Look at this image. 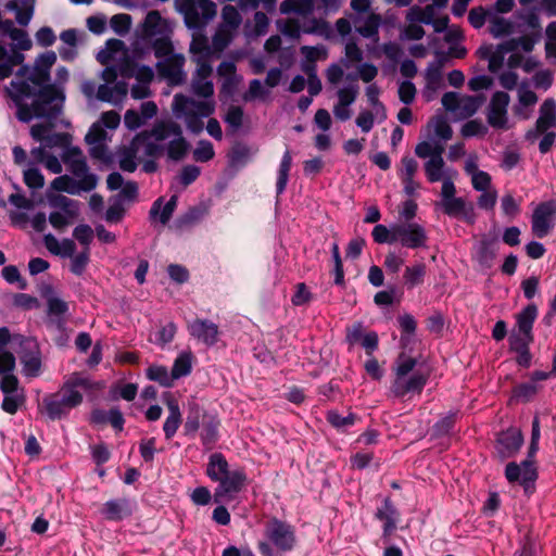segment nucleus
Returning <instances> with one entry per match:
<instances>
[{
  "label": "nucleus",
  "instance_id": "39448f33",
  "mask_svg": "<svg viewBox=\"0 0 556 556\" xmlns=\"http://www.w3.org/2000/svg\"><path fill=\"white\" fill-rule=\"evenodd\" d=\"M9 37L14 43H7L0 39V80L12 75L14 67L24 61L22 51L31 48V40L23 29H14Z\"/></svg>",
  "mask_w": 556,
  "mask_h": 556
},
{
  "label": "nucleus",
  "instance_id": "a19ab883",
  "mask_svg": "<svg viewBox=\"0 0 556 556\" xmlns=\"http://www.w3.org/2000/svg\"><path fill=\"white\" fill-rule=\"evenodd\" d=\"M346 79L350 80V83L337 91V103H341V106H350L353 104L359 93V86L356 83V76L349 74Z\"/></svg>",
  "mask_w": 556,
  "mask_h": 556
},
{
  "label": "nucleus",
  "instance_id": "9d476101",
  "mask_svg": "<svg viewBox=\"0 0 556 556\" xmlns=\"http://www.w3.org/2000/svg\"><path fill=\"white\" fill-rule=\"evenodd\" d=\"M392 240L408 249H419L427 245L428 236L421 225L402 223L392 225Z\"/></svg>",
  "mask_w": 556,
  "mask_h": 556
},
{
  "label": "nucleus",
  "instance_id": "37998d69",
  "mask_svg": "<svg viewBox=\"0 0 556 556\" xmlns=\"http://www.w3.org/2000/svg\"><path fill=\"white\" fill-rule=\"evenodd\" d=\"M426 276V265L424 263H416L412 266H407L404 270V282L408 289H413L416 286L424 283Z\"/></svg>",
  "mask_w": 556,
  "mask_h": 556
},
{
  "label": "nucleus",
  "instance_id": "aec40b11",
  "mask_svg": "<svg viewBox=\"0 0 556 556\" xmlns=\"http://www.w3.org/2000/svg\"><path fill=\"white\" fill-rule=\"evenodd\" d=\"M135 510L132 501L126 497L110 500L103 504L102 516L110 521H121L130 517Z\"/></svg>",
  "mask_w": 556,
  "mask_h": 556
},
{
  "label": "nucleus",
  "instance_id": "f257e3e1",
  "mask_svg": "<svg viewBox=\"0 0 556 556\" xmlns=\"http://www.w3.org/2000/svg\"><path fill=\"white\" fill-rule=\"evenodd\" d=\"M56 61L53 51L42 53L30 68L22 66L15 79L5 88V92L17 109L16 117L23 123L33 118H56L63 109L65 93L63 88L50 84V68Z\"/></svg>",
  "mask_w": 556,
  "mask_h": 556
},
{
  "label": "nucleus",
  "instance_id": "423d86ee",
  "mask_svg": "<svg viewBox=\"0 0 556 556\" xmlns=\"http://www.w3.org/2000/svg\"><path fill=\"white\" fill-rule=\"evenodd\" d=\"M265 534L269 542L258 543V551L263 556H275L271 544L281 552H289L294 546L295 536L291 526L278 519L267 523Z\"/></svg>",
  "mask_w": 556,
  "mask_h": 556
},
{
  "label": "nucleus",
  "instance_id": "c85d7f7f",
  "mask_svg": "<svg viewBox=\"0 0 556 556\" xmlns=\"http://www.w3.org/2000/svg\"><path fill=\"white\" fill-rule=\"evenodd\" d=\"M399 513L390 497H386L381 507L375 514V517L383 521V536H389L396 529V519Z\"/></svg>",
  "mask_w": 556,
  "mask_h": 556
},
{
  "label": "nucleus",
  "instance_id": "5fc2aeb1",
  "mask_svg": "<svg viewBox=\"0 0 556 556\" xmlns=\"http://www.w3.org/2000/svg\"><path fill=\"white\" fill-rule=\"evenodd\" d=\"M457 418L456 412H450L446 416L437 421L432 428V434L437 438L451 434Z\"/></svg>",
  "mask_w": 556,
  "mask_h": 556
},
{
  "label": "nucleus",
  "instance_id": "bb28decb",
  "mask_svg": "<svg viewBox=\"0 0 556 556\" xmlns=\"http://www.w3.org/2000/svg\"><path fill=\"white\" fill-rule=\"evenodd\" d=\"M177 202V195H172L170 199L163 205V198H159L153 202L150 208V219L152 222L159 220L163 226H165L172 218L176 210Z\"/></svg>",
  "mask_w": 556,
  "mask_h": 556
},
{
  "label": "nucleus",
  "instance_id": "6e6d98bb",
  "mask_svg": "<svg viewBox=\"0 0 556 556\" xmlns=\"http://www.w3.org/2000/svg\"><path fill=\"white\" fill-rule=\"evenodd\" d=\"M520 162V152L516 146H508L502 152L500 159V166L502 169L508 172L515 168Z\"/></svg>",
  "mask_w": 556,
  "mask_h": 556
},
{
  "label": "nucleus",
  "instance_id": "2f4dec72",
  "mask_svg": "<svg viewBox=\"0 0 556 556\" xmlns=\"http://www.w3.org/2000/svg\"><path fill=\"white\" fill-rule=\"evenodd\" d=\"M298 18L300 20L301 31L304 34H317L329 38L332 33L330 24L324 20H318L312 15Z\"/></svg>",
  "mask_w": 556,
  "mask_h": 556
},
{
  "label": "nucleus",
  "instance_id": "09e8293b",
  "mask_svg": "<svg viewBox=\"0 0 556 556\" xmlns=\"http://www.w3.org/2000/svg\"><path fill=\"white\" fill-rule=\"evenodd\" d=\"M50 128L43 124H35L30 128V136L36 141H45L46 147H52L54 144H58L62 139L63 135H51L49 136Z\"/></svg>",
  "mask_w": 556,
  "mask_h": 556
},
{
  "label": "nucleus",
  "instance_id": "e433bc0d",
  "mask_svg": "<svg viewBox=\"0 0 556 556\" xmlns=\"http://www.w3.org/2000/svg\"><path fill=\"white\" fill-rule=\"evenodd\" d=\"M207 211L201 206L190 207L186 213L180 215L176 222L175 227L178 230L190 229L193 226L198 225L206 215Z\"/></svg>",
  "mask_w": 556,
  "mask_h": 556
},
{
  "label": "nucleus",
  "instance_id": "c03bdc74",
  "mask_svg": "<svg viewBox=\"0 0 556 556\" xmlns=\"http://www.w3.org/2000/svg\"><path fill=\"white\" fill-rule=\"evenodd\" d=\"M147 378L151 381L159 382L162 387L169 388L174 383V377L172 372L165 366L151 365L146 370Z\"/></svg>",
  "mask_w": 556,
  "mask_h": 556
},
{
  "label": "nucleus",
  "instance_id": "6e6552de",
  "mask_svg": "<svg viewBox=\"0 0 556 556\" xmlns=\"http://www.w3.org/2000/svg\"><path fill=\"white\" fill-rule=\"evenodd\" d=\"M444 109L460 119L472 116L483 103L482 96H460L457 92H445L441 99Z\"/></svg>",
  "mask_w": 556,
  "mask_h": 556
},
{
  "label": "nucleus",
  "instance_id": "f3484780",
  "mask_svg": "<svg viewBox=\"0 0 556 556\" xmlns=\"http://www.w3.org/2000/svg\"><path fill=\"white\" fill-rule=\"evenodd\" d=\"M98 185L97 176H87L85 178H73L68 175H61L51 182V189L55 191H64L70 194H79L80 192H89Z\"/></svg>",
  "mask_w": 556,
  "mask_h": 556
},
{
  "label": "nucleus",
  "instance_id": "473e14b6",
  "mask_svg": "<svg viewBox=\"0 0 556 556\" xmlns=\"http://www.w3.org/2000/svg\"><path fill=\"white\" fill-rule=\"evenodd\" d=\"M229 471L228 462L222 453H213L210 456L206 475L212 481L218 482L229 473Z\"/></svg>",
  "mask_w": 556,
  "mask_h": 556
},
{
  "label": "nucleus",
  "instance_id": "cd10ccee",
  "mask_svg": "<svg viewBox=\"0 0 556 556\" xmlns=\"http://www.w3.org/2000/svg\"><path fill=\"white\" fill-rule=\"evenodd\" d=\"M538 317V307L535 304H528L520 313L517 314V326L520 334L523 336V339L527 342L533 340L532 337V327Z\"/></svg>",
  "mask_w": 556,
  "mask_h": 556
},
{
  "label": "nucleus",
  "instance_id": "774afa93",
  "mask_svg": "<svg viewBox=\"0 0 556 556\" xmlns=\"http://www.w3.org/2000/svg\"><path fill=\"white\" fill-rule=\"evenodd\" d=\"M214 148L210 141L201 140L193 151V157L198 162H207L214 157Z\"/></svg>",
  "mask_w": 556,
  "mask_h": 556
},
{
  "label": "nucleus",
  "instance_id": "4c0bfd02",
  "mask_svg": "<svg viewBox=\"0 0 556 556\" xmlns=\"http://www.w3.org/2000/svg\"><path fill=\"white\" fill-rule=\"evenodd\" d=\"M314 3L312 0H283L280 3V12L282 14H296L295 17L304 15H312L314 11Z\"/></svg>",
  "mask_w": 556,
  "mask_h": 556
},
{
  "label": "nucleus",
  "instance_id": "5701e85b",
  "mask_svg": "<svg viewBox=\"0 0 556 556\" xmlns=\"http://www.w3.org/2000/svg\"><path fill=\"white\" fill-rule=\"evenodd\" d=\"M25 351L20 356L23 365V374L26 377L35 378L40 375L41 358L40 352L35 341L26 340L24 342Z\"/></svg>",
  "mask_w": 556,
  "mask_h": 556
},
{
  "label": "nucleus",
  "instance_id": "a878e982",
  "mask_svg": "<svg viewBox=\"0 0 556 556\" xmlns=\"http://www.w3.org/2000/svg\"><path fill=\"white\" fill-rule=\"evenodd\" d=\"M522 442L521 431L517 428H510L498 435L496 448L502 455H513L519 451Z\"/></svg>",
  "mask_w": 556,
  "mask_h": 556
},
{
  "label": "nucleus",
  "instance_id": "864d4df0",
  "mask_svg": "<svg viewBox=\"0 0 556 556\" xmlns=\"http://www.w3.org/2000/svg\"><path fill=\"white\" fill-rule=\"evenodd\" d=\"M426 88L435 91L442 83V64L430 62L425 72Z\"/></svg>",
  "mask_w": 556,
  "mask_h": 556
},
{
  "label": "nucleus",
  "instance_id": "de8ad7c7",
  "mask_svg": "<svg viewBox=\"0 0 556 556\" xmlns=\"http://www.w3.org/2000/svg\"><path fill=\"white\" fill-rule=\"evenodd\" d=\"M397 321L402 331L401 344L405 348L413 341L417 324L414 316L410 314L400 315Z\"/></svg>",
  "mask_w": 556,
  "mask_h": 556
},
{
  "label": "nucleus",
  "instance_id": "8fccbe9b",
  "mask_svg": "<svg viewBox=\"0 0 556 556\" xmlns=\"http://www.w3.org/2000/svg\"><path fill=\"white\" fill-rule=\"evenodd\" d=\"M192 369V355L190 352L180 353L174 362L172 375L174 379L188 376Z\"/></svg>",
  "mask_w": 556,
  "mask_h": 556
},
{
  "label": "nucleus",
  "instance_id": "79ce46f5",
  "mask_svg": "<svg viewBox=\"0 0 556 556\" xmlns=\"http://www.w3.org/2000/svg\"><path fill=\"white\" fill-rule=\"evenodd\" d=\"M251 156V149L244 143L237 142L228 153L229 165L233 168L242 167L250 161Z\"/></svg>",
  "mask_w": 556,
  "mask_h": 556
},
{
  "label": "nucleus",
  "instance_id": "13d9d810",
  "mask_svg": "<svg viewBox=\"0 0 556 556\" xmlns=\"http://www.w3.org/2000/svg\"><path fill=\"white\" fill-rule=\"evenodd\" d=\"M539 389V384L529 379L514 388V396L522 402H529L535 396Z\"/></svg>",
  "mask_w": 556,
  "mask_h": 556
},
{
  "label": "nucleus",
  "instance_id": "680f3d73",
  "mask_svg": "<svg viewBox=\"0 0 556 556\" xmlns=\"http://www.w3.org/2000/svg\"><path fill=\"white\" fill-rule=\"evenodd\" d=\"M152 48L154 54L157 59L163 60L165 58H169V55H174L173 45L169 38L165 35L157 37L153 43Z\"/></svg>",
  "mask_w": 556,
  "mask_h": 556
},
{
  "label": "nucleus",
  "instance_id": "603ef678",
  "mask_svg": "<svg viewBox=\"0 0 556 556\" xmlns=\"http://www.w3.org/2000/svg\"><path fill=\"white\" fill-rule=\"evenodd\" d=\"M491 15L492 12L489 9V22L491 23L490 31L494 36L510 35L516 31V23L503 17H491Z\"/></svg>",
  "mask_w": 556,
  "mask_h": 556
},
{
  "label": "nucleus",
  "instance_id": "a18cd8bd",
  "mask_svg": "<svg viewBox=\"0 0 556 556\" xmlns=\"http://www.w3.org/2000/svg\"><path fill=\"white\" fill-rule=\"evenodd\" d=\"M292 165V155L289 150H287L281 159L279 168H278V175H277V182H276V191L277 194L283 193L286 190L288 180H289V172L291 169Z\"/></svg>",
  "mask_w": 556,
  "mask_h": 556
},
{
  "label": "nucleus",
  "instance_id": "bf43d9fd",
  "mask_svg": "<svg viewBox=\"0 0 556 556\" xmlns=\"http://www.w3.org/2000/svg\"><path fill=\"white\" fill-rule=\"evenodd\" d=\"M443 159H429L425 163V173L430 182H437L443 179Z\"/></svg>",
  "mask_w": 556,
  "mask_h": 556
},
{
  "label": "nucleus",
  "instance_id": "2eb2a0df",
  "mask_svg": "<svg viewBox=\"0 0 556 556\" xmlns=\"http://www.w3.org/2000/svg\"><path fill=\"white\" fill-rule=\"evenodd\" d=\"M509 96L507 92L497 91L489 102V126L496 129L507 130L511 127L507 117Z\"/></svg>",
  "mask_w": 556,
  "mask_h": 556
},
{
  "label": "nucleus",
  "instance_id": "49530a36",
  "mask_svg": "<svg viewBox=\"0 0 556 556\" xmlns=\"http://www.w3.org/2000/svg\"><path fill=\"white\" fill-rule=\"evenodd\" d=\"M218 426L219 422L215 418H211L203 422L201 429V441L206 450L213 448L218 439Z\"/></svg>",
  "mask_w": 556,
  "mask_h": 556
},
{
  "label": "nucleus",
  "instance_id": "6ab92c4d",
  "mask_svg": "<svg viewBox=\"0 0 556 556\" xmlns=\"http://www.w3.org/2000/svg\"><path fill=\"white\" fill-rule=\"evenodd\" d=\"M247 482V475L242 469L229 471L215 490L214 497L216 502L232 498L239 493Z\"/></svg>",
  "mask_w": 556,
  "mask_h": 556
},
{
  "label": "nucleus",
  "instance_id": "c9c22d12",
  "mask_svg": "<svg viewBox=\"0 0 556 556\" xmlns=\"http://www.w3.org/2000/svg\"><path fill=\"white\" fill-rule=\"evenodd\" d=\"M31 157L39 164H43V166L53 174H60L62 172V164L60 160L50 154L46 147H37L31 149L30 151Z\"/></svg>",
  "mask_w": 556,
  "mask_h": 556
},
{
  "label": "nucleus",
  "instance_id": "052dcab7",
  "mask_svg": "<svg viewBox=\"0 0 556 556\" xmlns=\"http://www.w3.org/2000/svg\"><path fill=\"white\" fill-rule=\"evenodd\" d=\"M430 125L433 128L434 135L442 141H447L452 138L453 130L445 117L435 116Z\"/></svg>",
  "mask_w": 556,
  "mask_h": 556
},
{
  "label": "nucleus",
  "instance_id": "393cba45",
  "mask_svg": "<svg viewBox=\"0 0 556 556\" xmlns=\"http://www.w3.org/2000/svg\"><path fill=\"white\" fill-rule=\"evenodd\" d=\"M140 153L143 155V143L137 141L136 135L130 143L118 152L119 168L127 173H134L137 169V160Z\"/></svg>",
  "mask_w": 556,
  "mask_h": 556
},
{
  "label": "nucleus",
  "instance_id": "72a5a7b5",
  "mask_svg": "<svg viewBox=\"0 0 556 556\" xmlns=\"http://www.w3.org/2000/svg\"><path fill=\"white\" fill-rule=\"evenodd\" d=\"M49 323L61 329L64 326L63 315L68 311V304L60 298L49 296L47 299Z\"/></svg>",
  "mask_w": 556,
  "mask_h": 556
},
{
  "label": "nucleus",
  "instance_id": "58836bf2",
  "mask_svg": "<svg viewBox=\"0 0 556 556\" xmlns=\"http://www.w3.org/2000/svg\"><path fill=\"white\" fill-rule=\"evenodd\" d=\"M47 198L51 207L65 212L70 216H78L79 206L77 201L65 195L54 193H48Z\"/></svg>",
  "mask_w": 556,
  "mask_h": 556
},
{
  "label": "nucleus",
  "instance_id": "20e7f679",
  "mask_svg": "<svg viewBox=\"0 0 556 556\" xmlns=\"http://www.w3.org/2000/svg\"><path fill=\"white\" fill-rule=\"evenodd\" d=\"M393 372L394 379L390 390L395 397L420 394L430 377L429 370L422 368L416 357L404 352L395 359Z\"/></svg>",
  "mask_w": 556,
  "mask_h": 556
},
{
  "label": "nucleus",
  "instance_id": "69168bd1",
  "mask_svg": "<svg viewBox=\"0 0 556 556\" xmlns=\"http://www.w3.org/2000/svg\"><path fill=\"white\" fill-rule=\"evenodd\" d=\"M23 402L24 396L18 392L5 393L1 407L5 413L13 415L18 410V407L23 404Z\"/></svg>",
  "mask_w": 556,
  "mask_h": 556
},
{
  "label": "nucleus",
  "instance_id": "f03ea898",
  "mask_svg": "<svg viewBox=\"0 0 556 556\" xmlns=\"http://www.w3.org/2000/svg\"><path fill=\"white\" fill-rule=\"evenodd\" d=\"M137 141L143 143V156H166L168 162L182 161L189 151V143L184 137L181 126L173 121L156 122L150 129L138 132Z\"/></svg>",
  "mask_w": 556,
  "mask_h": 556
},
{
  "label": "nucleus",
  "instance_id": "b1692460",
  "mask_svg": "<svg viewBox=\"0 0 556 556\" xmlns=\"http://www.w3.org/2000/svg\"><path fill=\"white\" fill-rule=\"evenodd\" d=\"M190 334L211 346L218 340V326L208 319H195L188 325Z\"/></svg>",
  "mask_w": 556,
  "mask_h": 556
},
{
  "label": "nucleus",
  "instance_id": "7c9ffc66",
  "mask_svg": "<svg viewBox=\"0 0 556 556\" xmlns=\"http://www.w3.org/2000/svg\"><path fill=\"white\" fill-rule=\"evenodd\" d=\"M361 21L362 18L358 15L352 17V22L359 35H362L364 38H374L378 35V29L381 23V17L379 14L369 13L362 25Z\"/></svg>",
  "mask_w": 556,
  "mask_h": 556
},
{
  "label": "nucleus",
  "instance_id": "1a4fd4ad",
  "mask_svg": "<svg viewBox=\"0 0 556 556\" xmlns=\"http://www.w3.org/2000/svg\"><path fill=\"white\" fill-rule=\"evenodd\" d=\"M185 23L190 29H202L216 14L211 0H188L182 9Z\"/></svg>",
  "mask_w": 556,
  "mask_h": 556
},
{
  "label": "nucleus",
  "instance_id": "338daca9",
  "mask_svg": "<svg viewBox=\"0 0 556 556\" xmlns=\"http://www.w3.org/2000/svg\"><path fill=\"white\" fill-rule=\"evenodd\" d=\"M268 91L265 90L261 80L252 79L249 84V89L243 94V100L245 102L254 101L255 99H263L267 96Z\"/></svg>",
  "mask_w": 556,
  "mask_h": 556
},
{
  "label": "nucleus",
  "instance_id": "3c124183",
  "mask_svg": "<svg viewBox=\"0 0 556 556\" xmlns=\"http://www.w3.org/2000/svg\"><path fill=\"white\" fill-rule=\"evenodd\" d=\"M441 205L445 214L452 217L464 216L467 217L469 215V208L463 198H452L447 201H442Z\"/></svg>",
  "mask_w": 556,
  "mask_h": 556
},
{
  "label": "nucleus",
  "instance_id": "7ed1b4c3",
  "mask_svg": "<svg viewBox=\"0 0 556 556\" xmlns=\"http://www.w3.org/2000/svg\"><path fill=\"white\" fill-rule=\"evenodd\" d=\"M94 388L99 389L100 384L83 374L74 372L64 381L58 392L42 399L43 410L51 420L63 419L72 409L83 403L81 391L87 392Z\"/></svg>",
  "mask_w": 556,
  "mask_h": 556
},
{
  "label": "nucleus",
  "instance_id": "ea45409f",
  "mask_svg": "<svg viewBox=\"0 0 556 556\" xmlns=\"http://www.w3.org/2000/svg\"><path fill=\"white\" fill-rule=\"evenodd\" d=\"M23 178L25 185L30 189H40L45 185V177L31 155H29L27 167L23 172Z\"/></svg>",
  "mask_w": 556,
  "mask_h": 556
},
{
  "label": "nucleus",
  "instance_id": "4be33fe9",
  "mask_svg": "<svg viewBox=\"0 0 556 556\" xmlns=\"http://www.w3.org/2000/svg\"><path fill=\"white\" fill-rule=\"evenodd\" d=\"M62 160L67 166V169L76 178L83 179L87 176H97L89 172L83 151L77 147L66 149L63 153Z\"/></svg>",
  "mask_w": 556,
  "mask_h": 556
},
{
  "label": "nucleus",
  "instance_id": "4468645a",
  "mask_svg": "<svg viewBox=\"0 0 556 556\" xmlns=\"http://www.w3.org/2000/svg\"><path fill=\"white\" fill-rule=\"evenodd\" d=\"M186 59L179 54L169 55L156 63V70L162 78H164L170 86L182 85L187 79V74L184 71Z\"/></svg>",
  "mask_w": 556,
  "mask_h": 556
},
{
  "label": "nucleus",
  "instance_id": "c756f323",
  "mask_svg": "<svg viewBox=\"0 0 556 556\" xmlns=\"http://www.w3.org/2000/svg\"><path fill=\"white\" fill-rule=\"evenodd\" d=\"M165 402L168 408V416L166 417L165 422L163 425V431L165 433V438L169 440L175 435L181 424V413L178 402L175 399H173L169 394L166 397Z\"/></svg>",
  "mask_w": 556,
  "mask_h": 556
},
{
  "label": "nucleus",
  "instance_id": "dca6fc26",
  "mask_svg": "<svg viewBox=\"0 0 556 556\" xmlns=\"http://www.w3.org/2000/svg\"><path fill=\"white\" fill-rule=\"evenodd\" d=\"M533 49V40L527 36L513 38L502 42L493 53L489 52V72L495 71L504 61L508 52L522 50L530 52Z\"/></svg>",
  "mask_w": 556,
  "mask_h": 556
},
{
  "label": "nucleus",
  "instance_id": "0e129e2a",
  "mask_svg": "<svg viewBox=\"0 0 556 556\" xmlns=\"http://www.w3.org/2000/svg\"><path fill=\"white\" fill-rule=\"evenodd\" d=\"M435 17L434 5H426L424 9H413L409 18L427 25H430Z\"/></svg>",
  "mask_w": 556,
  "mask_h": 556
},
{
  "label": "nucleus",
  "instance_id": "a211bd4d",
  "mask_svg": "<svg viewBox=\"0 0 556 556\" xmlns=\"http://www.w3.org/2000/svg\"><path fill=\"white\" fill-rule=\"evenodd\" d=\"M212 66L208 61L199 58L197 61V70L192 76L191 80V90L192 92L202 98H212L214 93V86L212 80L210 79L212 75Z\"/></svg>",
  "mask_w": 556,
  "mask_h": 556
},
{
  "label": "nucleus",
  "instance_id": "f8f14e48",
  "mask_svg": "<svg viewBox=\"0 0 556 556\" xmlns=\"http://www.w3.org/2000/svg\"><path fill=\"white\" fill-rule=\"evenodd\" d=\"M556 224V201L540 203L533 211L531 217L532 233L536 238H545L549 235Z\"/></svg>",
  "mask_w": 556,
  "mask_h": 556
},
{
  "label": "nucleus",
  "instance_id": "4d7b16f0",
  "mask_svg": "<svg viewBox=\"0 0 556 556\" xmlns=\"http://www.w3.org/2000/svg\"><path fill=\"white\" fill-rule=\"evenodd\" d=\"M326 419L332 427L342 430L352 427L357 420V416L354 413H350L348 416H342L337 410H329Z\"/></svg>",
  "mask_w": 556,
  "mask_h": 556
},
{
  "label": "nucleus",
  "instance_id": "e2e57ef3",
  "mask_svg": "<svg viewBox=\"0 0 556 556\" xmlns=\"http://www.w3.org/2000/svg\"><path fill=\"white\" fill-rule=\"evenodd\" d=\"M278 26L285 36L292 39H298L302 33L298 17H289L283 22H278Z\"/></svg>",
  "mask_w": 556,
  "mask_h": 556
},
{
  "label": "nucleus",
  "instance_id": "412c9836",
  "mask_svg": "<svg viewBox=\"0 0 556 556\" xmlns=\"http://www.w3.org/2000/svg\"><path fill=\"white\" fill-rule=\"evenodd\" d=\"M556 126V102L553 99H546L540 108V116L535 124V130H529L527 139H533L538 134L546 132Z\"/></svg>",
  "mask_w": 556,
  "mask_h": 556
},
{
  "label": "nucleus",
  "instance_id": "f704fd0d",
  "mask_svg": "<svg viewBox=\"0 0 556 556\" xmlns=\"http://www.w3.org/2000/svg\"><path fill=\"white\" fill-rule=\"evenodd\" d=\"M167 23L161 16L159 11H150L143 22V33L148 37L163 36L166 31Z\"/></svg>",
  "mask_w": 556,
  "mask_h": 556
},
{
  "label": "nucleus",
  "instance_id": "ddd939ff",
  "mask_svg": "<svg viewBox=\"0 0 556 556\" xmlns=\"http://www.w3.org/2000/svg\"><path fill=\"white\" fill-rule=\"evenodd\" d=\"M173 111L177 116L193 115L208 117L215 111V102L210 100L197 101L184 94H176L173 101Z\"/></svg>",
  "mask_w": 556,
  "mask_h": 556
},
{
  "label": "nucleus",
  "instance_id": "9b49d317",
  "mask_svg": "<svg viewBox=\"0 0 556 556\" xmlns=\"http://www.w3.org/2000/svg\"><path fill=\"white\" fill-rule=\"evenodd\" d=\"M223 22L213 36V45L216 49H225L236 35L242 18L238 10L232 5H225L222 11Z\"/></svg>",
  "mask_w": 556,
  "mask_h": 556
},
{
  "label": "nucleus",
  "instance_id": "0eeeda50",
  "mask_svg": "<svg viewBox=\"0 0 556 556\" xmlns=\"http://www.w3.org/2000/svg\"><path fill=\"white\" fill-rule=\"evenodd\" d=\"M505 477L510 483L518 482L527 494L534 491L538 479V468L533 457L527 456L521 463H508L505 468Z\"/></svg>",
  "mask_w": 556,
  "mask_h": 556
}]
</instances>
